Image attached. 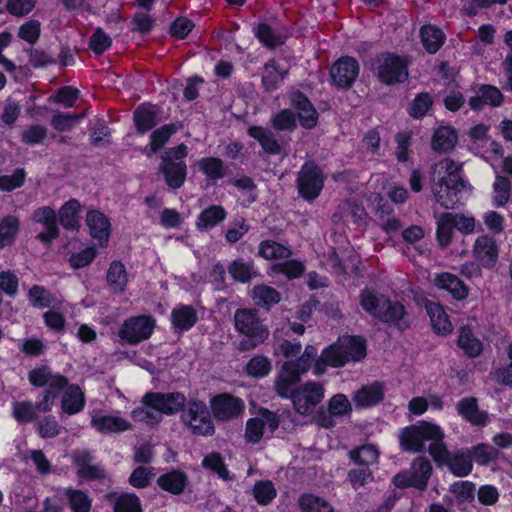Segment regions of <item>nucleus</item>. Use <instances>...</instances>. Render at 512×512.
Returning <instances> with one entry per match:
<instances>
[{"label":"nucleus","instance_id":"f257e3e1","mask_svg":"<svg viewBox=\"0 0 512 512\" xmlns=\"http://www.w3.org/2000/svg\"><path fill=\"white\" fill-rule=\"evenodd\" d=\"M399 443L405 452L422 453L428 450L435 461L447 459L448 449L444 443V432L434 423L418 421L401 429Z\"/></svg>","mask_w":512,"mask_h":512},{"label":"nucleus","instance_id":"f03ea898","mask_svg":"<svg viewBox=\"0 0 512 512\" xmlns=\"http://www.w3.org/2000/svg\"><path fill=\"white\" fill-rule=\"evenodd\" d=\"M465 187L462 164L445 158L431 167V189L435 201L444 209H454Z\"/></svg>","mask_w":512,"mask_h":512},{"label":"nucleus","instance_id":"7ed1b4c3","mask_svg":"<svg viewBox=\"0 0 512 512\" xmlns=\"http://www.w3.org/2000/svg\"><path fill=\"white\" fill-rule=\"evenodd\" d=\"M366 356L365 340L356 336H343L324 349L315 360L314 374L322 375L328 366L342 367L350 361H360Z\"/></svg>","mask_w":512,"mask_h":512},{"label":"nucleus","instance_id":"20e7f679","mask_svg":"<svg viewBox=\"0 0 512 512\" xmlns=\"http://www.w3.org/2000/svg\"><path fill=\"white\" fill-rule=\"evenodd\" d=\"M32 386L47 388L42 393L40 401L34 403L35 411L47 413L52 410L55 399L68 383V379L59 373H54L47 365L32 369L28 374Z\"/></svg>","mask_w":512,"mask_h":512},{"label":"nucleus","instance_id":"39448f33","mask_svg":"<svg viewBox=\"0 0 512 512\" xmlns=\"http://www.w3.org/2000/svg\"><path fill=\"white\" fill-rule=\"evenodd\" d=\"M236 330L247 336V340L240 342L241 350H250L263 343L269 335L268 329L263 325L255 309H237L234 313Z\"/></svg>","mask_w":512,"mask_h":512},{"label":"nucleus","instance_id":"423d86ee","mask_svg":"<svg viewBox=\"0 0 512 512\" xmlns=\"http://www.w3.org/2000/svg\"><path fill=\"white\" fill-rule=\"evenodd\" d=\"M181 419L194 435L212 436L215 433L211 413L203 401L190 400L184 404Z\"/></svg>","mask_w":512,"mask_h":512},{"label":"nucleus","instance_id":"0eeeda50","mask_svg":"<svg viewBox=\"0 0 512 512\" xmlns=\"http://www.w3.org/2000/svg\"><path fill=\"white\" fill-rule=\"evenodd\" d=\"M432 474V465L425 457L413 460L408 470L399 472L393 477V483L398 488L414 487L425 490Z\"/></svg>","mask_w":512,"mask_h":512},{"label":"nucleus","instance_id":"6e6552de","mask_svg":"<svg viewBox=\"0 0 512 512\" xmlns=\"http://www.w3.org/2000/svg\"><path fill=\"white\" fill-rule=\"evenodd\" d=\"M324 175L312 161L306 162L298 172L297 189L306 201H313L320 195L324 187Z\"/></svg>","mask_w":512,"mask_h":512},{"label":"nucleus","instance_id":"1a4fd4ad","mask_svg":"<svg viewBox=\"0 0 512 512\" xmlns=\"http://www.w3.org/2000/svg\"><path fill=\"white\" fill-rule=\"evenodd\" d=\"M374 70L379 79L386 84L403 82L408 77L406 62L401 57L390 53L377 57Z\"/></svg>","mask_w":512,"mask_h":512},{"label":"nucleus","instance_id":"9d476101","mask_svg":"<svg viewBox=\"0 0 512 512\" xmlns=\"http://www.w3.org/2000/svg\"><path fill=\"white\" fill-rule=\"evenodd\" d=\"M210 408L216 420L227 422L241 418L245 411V404L238 397L221 393L210 399Z\"/></svg>","mask_w":512,"mask_h":512},{"label":"nucleus","instance_id":"9b49d317","mask_svg":"<svg viewBox=\"0 0 512 512\" xmlns=\"http://www.w3.org/2000/svg\"><path fill=\"white\" fill-rule=\"evenodd\" d=\"M154 326L155 321L150 316H133L124 321L119 330V337L129 344L135 345L150 338Z\"/></svg>","mask_w":512,"mask_h":512},{"label":"nucleus","instance_id":"f8f14e48","mask_svg":"<svg viewBox=\"0 0 512 512\" xmlns=\"http://www.w3.org/2000/svg\"><path fill=\"white\" fill-rule=\"evenodd\" d=\"M279 427V417L275 412L261 409L257 417L251 418L246 423L245 439L249 443H258L265 432L273 434Z\"/></svg>","mask_w":512,"mask_h":512},{"label":"nucleus","instance_id":"ddd939ff","mask_svg":"<svg viewBox=\"0 0 512 512\" xmlns=\"http://www.w3.org/2000/svg\"><path fill=\"white\" fill-rule=\"evenodd\" d=\"M324 398V388L316 382H307L297 388L291 399L296 411L302 415L311 413Z\"/></svg>","mask_w":512,"mask_h":512},{"label":"nucleus","instance_id":"4468645a","mask_svg":"<svg viewBox=\"0 0 512 512\" xmlns=\"http://www.w3.org/2000/svg\"><path fill=\"white\" fill-rule=\"evenodd\" d=\"M360 72L358 61L350 56L339 58L330 68L332 84L339 88H350Z\"/></svg>","mask_w":512,"mask_h":512},{"label":"nucleus","instance_id":"2eb2a0df","mask_svg":"<svg viewBox=\"0 0 512 512\" xmlns=\"http://www.w3.org/2000/svg\"><path fill=\"white\" fill-rule=\"evenodd\" d=\"M185 396L182 393H156L149 392L145 394L142 403L153 404L160 412V415H171L183 409L185 404Z\"/></svg>","mask_w":512,"mask_h":512},{"label":"nucleus","instance_id":"dca6fc26","mask_svg":"<svg viewBox=\"0 0 512 512\" xmlns=\"http://www.w3.org/2000/svg\"><path fill=\"white\" fill-rule=\"evenodd\" d=\"M499 248L496 240L489 235H480L473 246V256L484 266L491 268L498 260Z\"/></svg>","mask_w":512,"mask_h":512},{"label":"nucleus","instance_id":"f3484780","mask_svg":"<svg viewBox=\"0 0 512 512\" xmlns=\"http://www.w3.org/2000/svg\"><path fill=\"white\" fill-rule=\"evenodd\" d=\"M159 171L163 174L169 188L177 190L183 186L186 180L187 165L184 161L161 159Z\"/></svg>","mask_w":512,"mask_h":512},{"label":"nucleus","instance_id":"a211bd4d","mask_svg":"<svg viewBox=\"0 0 512 512\" xmlns=\"http://www.w3.org/2000/svg\"><path fill=\"white\" fill-rule=\"evenodd\" d=\"M86 224L91 237L97 240L101 246H105L111 230L109 219L99 210H90L86 215Z\"/></svg>","mask_w":512,"mask_h":512},{"label":"nucleus","instance_id":"6ab92c4d","mask_svg":"<svg viewBox=\"0 0 512 512\" xmlns=\"http://www.w3.org/2000/svg\"><path fill=\"white\" fill-rule=\"evenodd\" d=\"M91 425L100 433H122L131 429V424L125 418L117 415L95 414L91 418Z\"/></svg>","mask_w":512,"mask_h":512},{"label":"nucleus","instance_id":"aec40b11","mask_svg":"<svg viewBox=\"0 0 512 512\" xmlns=\"http://www.w3.org/2000/svg\"><path fill=\"white\" fill-rule=\"evenodd\" d=\"M457 412L466 421L476 426H486L489 422L487 412L478 408L477 400L474 397L462 398L457 403Z\"/></svg>","mask_w":512,"mask_h":512},{"label":"nucleus","instance_id":"412c9836","mask_svg":"<svg viewBox=\"0 0 512 512\" xmlns=\"http://www.w3.org/2000/svg\"><path fill=\"white\" fill-rule=\"evenodd\" d=\"M137 132L144 134L154 128L159 122V108L152 104H142L133 114Z\"/></svg>","mask_w":512,"mask_h":512},{"label":"nucleus","instance_id":"4be33fe9","mask_svg":"<svg viewBox=\"0 0 512 512\" xmlns=\"http://www.w3.org/2000/svg\"><path fill=\"white\" fill-rule=\"evenodd\" d=\"M377 319L382 322L394 325L399 329H405L409 326L404 306L399 302H393L387 298V303L383 305Z\"/></svg>","mask_w":512,"mask_h":512},{"label":"nucleus","instance_id":"5701e85b","mask_svg":"<svg viewBox=\"0 0 512 512\" xmlns=\"http://www.w3.org/2000/svg\"><path fill=\"white\" fill-rule=\"evenodd\" d=\"M28 300L34 308L61 309L63 300L57 298L44 286L33 285L27 293Z\"/></svg>","mask_w":512,"mask_h":512},{"label":"nucleus","instance_id":"b1692460","mask_svg":"<svg viewBox=\"0 0 512 512\" xmlns=\"http://www.w3.org/2000/svg\"><path fill=\"white\" fill-rule=\"evenodd\" d=\"M384 398V388L379 382L363 386L354 393L353 401L357 407H370L377 405Z\"/></svg>","mask_w":512,"mask_h":512},{"label":"nucleus","instance_id":"393cba45","mask_svg":"<svg viewBox=\"0 0 512 512\" xmlns=\"http://www.w3.org/2000/svg\"><path fill=\"white\" fill-rule=\"evenodd\" d=\"M61 401L62 411L68 415L81 412L85 406V396L81 388L75 384L66 385Z\"/></svg>","mask_w":512,"mask_h":512},{"label":"nucleus","instance_id":"a878e982","mask_svg":"<svg viewBox=\"0 0 512 512\" xmlns=\"http://www.w3.org/2000/svg\"><path fill=\"white\" fill-rule=\"evenodd\" d=\"M299 381L300 376L283 364L275 379L274 387L279 396L292 399Z\"/></svg>","mask_w":512,"mask_h":512},{"label":"nucleus","instance_id":"bb28decb","mask_svg":"<svg viewBox=\"0 0 512 512\" xmlns=\"http://www.w3.org/2000/svg\"><path fill=\"white\" fill-rule=\"evenodd\" d=\"M188 484V476L179 470H171L157 479V485L173 495H180Z\"/></svg>","mask_w":512,"mask_h":512},{"label":"nucleus","instance_id":"cd10ccee","mask_svg":"<svg viewBox=\"0 0 512 512\" xmlns=\"http://www.w3.org/2000/svg\"><path fill=\"white\" fill-rule=\"evenodd\" d=\"M425 308L430 317L432 327L438 334L446 335L452 331L453 328L449 317L439 303L427 301Z\"/></svg>","mask_w":512,"mask_h":512},{"label":"nucleus","instance_id":"c85d7f7f","mask_svg":"<svg viewBox=\"0 0 512 512\" xmlns=\"http://www.w3.org/2000/svg\"><path fill=\"white\" fill-rule=\"evenodd\" d=\"M434 282L438 288L447 290L457 300H462L468 295L467 286L451 273L445 272L437 275Z\"/></svg>","mask_w":512,"mask_h":512},{"label":"nucleus","instance_id":"c756f323","mask_svg":"<svg viewBox=\"0 0 512 512\" xmlns=\"http://www.w3.org/2000/svg\"><path fill=\"white\" fill-rule=\"evenodd\" d=\"M172 325L179 331H187L198 321L196 310L190 305H179L171 312Z\"/></svg>","mask_w":512,"mask_h":512},{"label":"nucleus","instance_id":"7c9ffc66","mask_svg":"<svg viewBox=\"0 0 512 512\" xmlns=\"http://www.w3.org/2000/svg\"><path fill=\"white\" fill-rule=\"evenodd\" d=\"M367 216L365 208L353 201H344L338 206V211L332 216L334 222L360 223Z\"/></svg>","mask_w":512,"mask_h":512},{"label":"nucleus","instance_id":"2f4dec72","mask_svg":"<svg viewBox=\"0 0 512 512\" xmlns=\"http://www.w3.org/2000/svg\"><path fill=\"white\" fill-rule=\"evenodd\" d=\"M81 204L77 199H70L59 209V222L66 230L77 231L80 228L78 213Z\"/></svg>","mask_w":512,"mask_h":512},{"label":"nucleus","instance_id":"473e14b6","mask_svg":"<svg viewBox=\"0 0 512 512\" xmlns=\"http://www.w3.org/2000/svg\"><path fill=\"white\" fill-rule=\"evenodd\" d=\"M439 463H447L450 471L458 476H467L472 471V458L468 450L457 451L454 455L448 453L447 459L438 461Z\"/></svg>","mask_w":512,"mask_h":512},{"label":"nucleus","instance_id":"72a5a7b5","mask_svg":"<svg viewBox=\"0 0 512 512\" xmlns=\"http://www.w3.org/2000/svg\"><path fill=\"white\" fill-rule=\"evenodd\" d=\"M287 74L288 69L281 68L274 59H271L264 65L262 85L266 91H274L283 82Z\"/></svg>","mask_w":512,"mask_h":512},{"label":"nucleus","instance_id":"f704fd0d","mask_svg":"<svg viewBox=\"0 0 512 512\" xmlns=\"http://www.w3.org/2000/svg\"><path fill=\"white\" fill-rule=\"evenodd\" d=\"M248 135L256 139L268 154H279L281 152V146L270 129L252 126L248 129Z\"/></svg>","mask_w":512,"mask_h":512},{"label":"nucleus","instance_id":"c9c22d12","mask_svg":"<svg viewBox=\"0 0 512 512\" xmlns=\"http://www.w3.org/2000/svg\"><path fill=\"white\" fill-rule=\"evenodd\" d=\"M349 458L359 467H368L377 464L379 451L372 444H365L349 451Z\"/></svg>","mask_w":512,"mask_h":512},{"label":"nucleus","instance_id":"e433bc0d","mask_svg":"<svg viewBox=\"0 0 512 512\" xmlns=\"http://www.w3.org/2000/svg\"><path fill=\"white\" fill-rule=\"evenodd\" d=\"M457 142V134L451 127H439L435 130L431 147L436 152H447L454 148Z\"/></svg>","mask_w":512,"mask_h":512},{"label":"nucleus","instance_id":"4c0bfd02","mask_svg":"<svg viewBox=\"0 0 512 512\" xmlns=\"http://www.w3.org/2000/svg\"><path fill=\"white\" fill-rule=\"evenodd\" d=\"M420 37L424 48L430 54H435L445 41L442 30L432 25L423 26L420 30Z\"/></svg>","mask_w":512,"mask_h":512},{"label":"nucleus","instance_id":"58836bf2","mask_svg":"<svg viewBox=\"0 0 512 512\" xmlns=\"http://www.w3.org/2000/svg\"><path fill=\"white\" fill-rule=\"evenodd\" d=\"M226 215L227 213L222 206L212 205L200 213L196 221V226L199 230L213 228L224 221Z\"/></svg>","mask_w":512,"mask_h":512},{"label":"nucleus","instance_id":"ea45409f","mask_svg":"<svg viewBox=\"0 0 512 512\" xmlns=\"http://www.w3.org/2000/svg\"><path fill=\"white\" fill-rule=\"evenodd\" d=\"M197 167L208 180L213 182L222 179L226 174L224 162L217 157L201 158L197 162Z\"/></svg>","mask_w":512,"mask_h":512},{"label":"nucleus","instance_id":"a19ab883","mask_svg":"<svg viewBox=\"0 0 512 512\" xmlns=\"http://www.w3.org/2000/svg\"><path fill=\"white\" fill-rule=\"evenodd\" d=\"M228 272L231 277L238 282L246 283L257 277L258 272L252 261L236 259L228 266Z\"/></svg>","mask_w":512,"mask_h":512},{"label":"nucleus","instance_id":"79ce46f5","mask_svg":"<svg viewBox=\"0 0 512 512\" xmlns=\"http://www.w3.org/2000/svg\"><path fill=\"white\" fill-rule=\"evenodd\" d=\"M127 273L125 266L118 261L110 264L107 271V283L114 293H121L127 285Z\"/></svg>","mask_w":512,"mask_h":512},{"label":"nucleus","instance_id":"37998d69","mask_svg":"<svg viewBox=\"0 0 512 512\" xmlns=\"http://www.w3.org/2000/svg\"><path fill=\"white\" fill-rule=\"evenodd\" d=\"M280 293L271 286L257 285L253 288V300L257 306L269 310L280 302Z\"/></svg>","mask_w":512,"mask_h":512},{"label":"nucleus","instance_id":"c03bdc74","mask_svg":"<svg viewBox=\"0 0 512 512\" xmlns=\"http://www.w3.org/2000/svg\"><path fill=\"white\" fill-rule=\"evenodd\" d=\"M458 346L471 358L479 356L483 350L482 342L467 327H463L460 330Z\"/></svg>","mask_w":512,"mask_h":512},{"label":"nucleus","instance_id":"a18cd8bd","mask_svg":"<svg viewBox=\"0 0 512 512\" xmlns=\"http://www.w3.org/2000/svg\"><path fill=\"white\" fill-rule=\"evenodd\" d=\"M18 231V218L12 215L4 217L0 222V249L12 245Z\"/></svg>","mask_w":512,"mask_h":512},{"label":"nucleus","instance_id":"49530a36","mask_svg":"<svg viewBox=\"0 0 512 512\" xmlns=\"http://www.w3.org/2000/svg\"><path fill=\"white\" fill-rule=\"evenodd\" d=\"M302 512H334L332 506L323 498L314 494H303L298 500Z\"/></svg>","mask_w":512,"mask_h":512},{"label":"nucleus","instance_id":"de8ad7c7","mask_svg":"<svg viewBox=\"0 0 512 512\" xmlns=\"http://www.w3.org/2000/svg\"><path fill=\"white\" fill-rule=\"evenodd\" d=\"M385 303H387V297L377 295L370 290H364L360 294L361 307L375 318L378 317Z\"/></svg>","mask_w":512,"mask_h":512},{"label":"nucleus","instance_id":"09e8293b","mask_svg":"<svg viewBox=\"0 0 512 512\" xmlns=\"http://www.w3.org/2000/svg\"><path fill=\"white\" fill-rule=\"evenodd\" d=\"M65 496L73 512H90L91 500L84 491L68 488Z\"/></svg>","mask_w":512,"mask_h":512},{"label":"nucleus","instance_id":"8fccbe9b","mask_svg":"<svg viewBox=\"0 0 512 512\" xmlns=\"http://www.w3.org/2000/svg\"><path fill=\"white\" fill-rule=\"evenodd\" d=\"M254 32L258 40L268 48H274L284 43L282 36L266 23L259 24Z\"/></svg>","mask_w":512,"mask_h":512},{"label":"nucleus","instance_id":"3c124183","mask_svg":"<svg viewBox=\"0 0 512 512\" xmlns=\"http://www.w3.org/2000/svg\"><path fill=\"white\" fill-rule=\"evenodd\" d=\"M178 126L176 124H167L156 130H154L150 137V150L152 153H156L165 143L168 142L169 138L176 133Z\"/></svg>","mask_w":512,"mask_h":512},{"label":"nucleus","instance_id":"603ef678","mask_svg":"<svg viewBox=\"0 0 512 512\" xmlns=\"http://www.w3.org/2000/svg\"><path fill=\"white\" fill-rule=\"evenodd\" d=\"M511 183L508 178L497 175L493 184V202L496 207L504 206L510 197Z\"/></svg>","mask_w":512,"mask_h":512},{"label":"nucleus","instance_id":"864d4df0","mask_svg":"<svg viewBox=\"0 0 512 512\" xmlns=\"http://www.w3.org/2000/svg\"><path fill=\"white\" fill-rule=\"evenodd\" d=\"M468 451L471 454L472 460H475L479 465H487L489 462L496 460L499 455L497 449L484 443L473 446Z\"/></svg>","mask_w":512,"mask_h":512},{"label":"nucleus","instance_id":"5fc2aeb1","mask_svg":"<svg viewBox=\"0 0 512 512\" xmlns=\"http://www.w3.org/2000/svg\"><path fill=\"white\" fill-rule=\"evenodd\" d=\"M259 255L265 259L288 258L291 251L275 241H263L259 245Z\"/></svg>","mask_w":512,"mask_h":512},{"label":"nucleus","instance_id":"6e6d98bb","mask_svg":"<svg viewBox=\"0 0 512 512\" xmlns=\"http://www.w3.org/2000/svg\"><path fill=\"white\" fill-rule=\"evenodd\" d=\"M12 415L18 423H30L38 418L34 403L30 401L13 403Z\"/></svg>","mask_w":512,"mask_h":512},{"label":"nucleus","instance_id":"4d7b16f0","mask_svg":"<svg viewBox=\"0 0 512 512\" xmlns=\"http://www.w3.org/2000/svg\"><path fill=\"white\" fill-rule=\"evenodd\" d=\"M132 417L151 426L158 424L162 420V416L156 407L148 403H143V406L135 408L132 411Z\"/></svg>","mask_w":512,"mask_h":512},{"label":"nucleus","instance_id":"13d9d810","mask_svg":"<svg viewBox=\"0 0 512 512\" xmlns=\"http://www.w3.org/2000/svg\"><path fill=\"white\" fill-rule=\"evenodd\" d=\"M454 223L451 218L446 217V213H443L437 220V240L442 247H446L451 243L452 236L454 233Z\"/></svg>","mask_w":512,"mask_h":512},{"label":"nucleus","instance_id":"bf43d9fd","mask_svg":"<svg viewBox=\"0 0 512 512\" xmlns=\"http://www.w3.org/2000/svg\"><path fill=\"white\" fill-rule=\"evenodd\" d=\"M347 478L354 490H358L374 481L373 473L368 467L358 466V468L351 469L348 472Z\"/></svg>","mask_w":512,"mask_h":512},{"label":"nucleus","instance_id":"052dcab7","mask_svg":"<svg viewBox=\"0 0 512 512\" xmlns=\"http://www.w3.org/2000/svg\"><path fill=\"white\" fill-rule=\"evenodd\" d=\"M271 371V362L267 357L258 355L249 360L246 372L252 377L262 378Z\"/></svg>","mask_w":512,"mask_h":512},{"label":"nucleus","instance_id":"680f3d73","mask_svg":"<svg viewBox=\"0 0 512 512\" xmlns=\"http://www.w3.org/2000/svg\"><path fill=\"white\" fill-rule=\"evenodd\" d=\"M203 467L210 469L223 480H229V471L219 453H211L204 457L202 461Z\"/></svg>","mask_w":512,"mask_h":512},{"label":"nucleus","instance_id":"e2e57ef3","mask_svg":"<svg viewBox=\"0 0 512 512\" xmlns=\"http://www.w3.org/2000/svg\"><path fill=\"white\" fill-rule=\"evenodd\" d=\"M253 494L258 504L267 505L276 497V490L271 481H259L254 485Z\"/></svg>","mask_w":512,"mask_h":512},{"label":"nucleus","instance_id":"0e129e2a","mask_svg":"<svg viewBox=\"0 0 512 512\" xmlns=\"http://www.w3.org/2000/svg\"><path fill=\"white\" fill-rule=\"evenodd\" d=\"M111 45V37L100 27L90 36L89 47L97 55L104 53Z\"/></svg>","mask_w":512,"mask_h":512},{"label":"nucleus","instance_id":"69168bd1","mask_svg":"<svg viewBox=\"0 0 512 512\" xmlns=\"http://www.w3.org/2000/svg\"><path fill=\"white\" fill-rule=\"evenodd\" d=\"M155 22L156 20L148 13V10L138 11L131 20V29L132 31L146 34L153 29Z\"/></svg>","mask_w":512,"mask_h":512},{"label":"nucleus","instance_id":"338daca9","mask_svg":"<svg viewBox=\"0 0 512 512\" xmlns=\"http://www.w3.org/2000/svg\"><path fill=\"white\" fill-rule=\"evenodd\" d=\"M47 128L42 125H31L21 133V141L27 145L41 144L47 137Z\"/></svg>","mask_w":512,"mask_h":512},{"label":"nucleus","instance_id":"774afa93","mask_svg":"<svg viewBox=\"0 0 512 512\" xmlns=\"http://www.w3.org/2000/svg\"><path fill=\"white\" fill-rule=\"evenodd\" d=\"M114 512H142L139 498L133 493L121 495L115 502Z\"/></svg>","mask_w":512,"mask_h":512}]
</instances>
